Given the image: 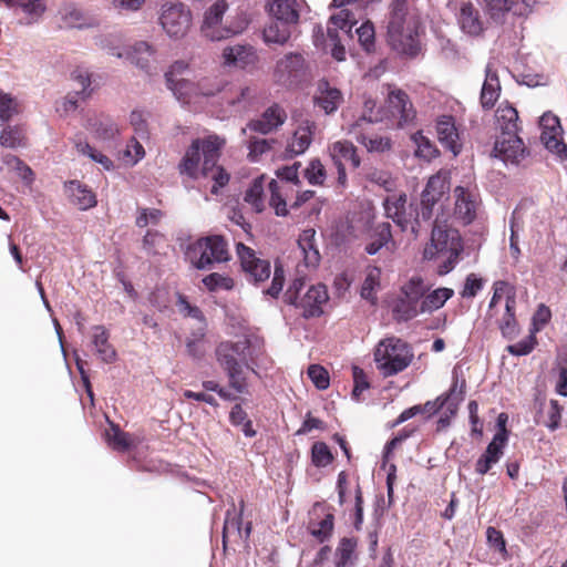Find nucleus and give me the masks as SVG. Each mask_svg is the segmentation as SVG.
I'll use <instances>...</instances> for the list:
<instances>
[{
  "mask_svg": "<svg viewBox=\"0 0 567 567\" xmlns=\"http://www.w3.org/2000/svg\"><path fill=\"white\" fill-rule=\"evenodd\" d=\"M298 3L296 0H270L269 11L272 18L288 21H299Z\"/></svg>",
  "mask_w": 567,
  "mask_h": 567,
  "instance_id": "ea45409f",
  "label": "nucleus"
},
{
  "mask_svg": "<svg viewBox=\"0 0 567 567\" xmlns=\"http://www.w3.org/2000/svg\"><path fill=\"white\" fill-rule=\"evenodd\" d=\"M19 113L20 106L18 101L11 94L0 91V122H9Z\"/></svg>",
  "mask_w": 567,
  "mask_h": 567,
  "instance_id": "3c124183",
  "label": "nucleus"
},
{
  "mask_svg": "<svg viewBox=\"0 0 567 567\" xmlns=\"http://www.w3.org/2000/svg\"><path fill=\"white\" fill-rule=\"evenodd\" d=\"M245 202L254 208L256 213H261L265 209L264 204V178H256L250 187L246 190Z\"/></svg>",
  "mask_w": 567,
  "mask_h": 567,
  "instance_id": "de8ad7c7",
  "label": "nucleus"
},
{
  "mask_svg": "<svg viewBox=\"0 0 567 567\" xmlns=\"http://www.w3.org/2000/svg\"><path fill=\"white\" fill-rule=\"evenodd\" d=\"M256 89L245 84H234L223 92V101L234 111L241 112L250 109L256 101Z\"/></svg>",
  "mask_w": 567,
  "mask_h": 567,
  "instance_id": "5701e85b",
  "label": "nucleus"
},
{
  "mask_svg": "<svg viewBox=\"0 0 567 567\" xmlns=\"http://www.w3.org/2000/svg\"><path fill=\"white\" fill-rule=\"evenodd\" d=\"M406 194L401 193L399 195L388 196L384 200V209L385 214L389 218H391L395 224L404 229L409 223L406 218Z\"/></svg>",
  "mask_w": 567,
  "mask_h": 567,
  "instance_id": "473e14b6",
  "label": "nucleus"
},
{
  "mask_svg": "<svg viewBox=\"0 0 567 567\" xmlns=\"http://www.w3.org/2000/svg\"><path fill=\"white\" fill-rule=\"evenodd\" d=\"M236 251L243 270L254 282H262L270 277L271 267L269 260L258 258L255 250L243 243L237 244Z\"/></svg>",
  "mask_w": 567,
  "mask_h": 567,
  "instance_id": "6ab92c4d",
  "label": "nucleus"
},
{
  "mask_svg": "<svg viewBox=\"0 0 567 567\" xmlns=\"http://www.w3.org/2000/svg\"><path fill=\"white\" fill-rule=\"evenodd\" d=\"M454 295L453 289L451 288H437L432 292L424 295L423 300L421 302V312H433L440 308H442L445 302L451 299Z\"/></svg>",
  "mask_w": 567,
  "mask_h": 567,
  "instance_id": "58836bf2",
  "label": "nucleus"
},
{
  "mask_svg": "<svg viewBox=\"0 0 567 567\" xmlns=\"http://www.w3.org/2000/svg\"><path fill=\"white\" fill-rule=\"evenodd\" d=\"M426 287L420 276L412 277L401 288V295L393 306V315L400 321H409L421 312V302Z\"/></svg>",
  "mask_w": 567,
  "mask_h": 567,
  "instance_id": "1a4fd4ad",
  "label": "nucleus"
},
{
  "mask_svg": "<svg viewBox=\"0 0 567 567\" xmlns=\"http://www.w3.org/2000/svg\"><path fill=\"white\" fill-rule=\"evenodd\" d=\"M203 284L209 291H216L218 289L230 290L235 285L230 277L223 276L218 272L207 275L203 279Z\"/></svg>",
  "mask_w": 567,
  "mask_h": 567,
  "instance_id": "13d9d810",
  "label": "nucleus"
},
{
  "mask_svg": "<svg viewBox=\"0 0 567 567\" xmlns=\"http://www.w3.org/2000/svg\"><path fill=\"white\" fill-rule=\"evenodd\" d=\"M183 68V63H175L172 70L165 74L168 89L174 95L184 103H190L199 96H214L220 92V84L216 81L205 78L194 83L186 79H175L174 71Z\"/></svg>",
  "mask_w": 567,
  "mask_h": 567,
  "instance_id": "6e6552de",
  "label": "nucleus"
},
{
  "mask_svg": "<svg viewBox=\"0 0 567 567\" xmlns=\"http://www.w3.org/2000/svg\"><path fill=\"white\" fill-rule=\"evenodd\" d=\"M90 130L94 133L96 138L106 141L112 140L118 134L116 124L105 115H101L89 122Z\"/></svg>",
  "mask_w": 567,
  "mask_h": 567,
  "instance_id": "c03bdc74",
  "label": "nucleus"
},
{
  "mask_svg": "<svg viewBox=\"0 0 567 567\" xmlns=\"http://www.w3.org/2000/svg\"><path fill=\"white\" fill-rule=\"evenodd\" d=\"M484 2L488 14L494 20H498L517 6L516 0H484Z\"/></svg>",
  "mask_w": 567,
  "mask_h": 567,
  "instance_id": "6e6d98bb",
  "label": "nucleus"
},
{
  "mask_svg": "<svg viewBox=\"0 0 567 567\" xmlns=\"http://www.w3.org/2000/svg\"><path fill=\"white\" fill-rule=\"evenodd\" d=\"M455 220L463 225H471L478 216L482 199L476 185H458L453 189Z\"/></svg>",
  "mask_w": 567,
  "mask_h": 567,
  "instance_id": "f8f14e48",
  "label": "nucleus"
},
{
  "mask_svg": "<svg viewBox=\"0 0 567 567\" xmlns=\"http://www.w3.org/2000/svg\"><path fill=\"white\" fill-rule=\"evenodd\" d=\"M358 39L362 48L367 52H372L374 50V40H375V31L374 25L367 21L362 23L357 30Z\"/></svg>",
  "mask_w": 567,
  "mask_h": 567,
  "instance_id": "052dcab7",
  "label": "nucleus"
},
{
  "mask_svg": "<svg viewBox=\"0 0 567 567\" xmlns=\"http://www.w3.org/2000/svg\"><path fill=\"white\" fill-rule=\"evenodd\" d=\"M435 130L442 146L457 156L462 152L463 143L455 118L452 115H440L435 121Z\"/></svg>",
  "mask_w": 567,
  "mask_h": 567,
  "instance_id": "412c9836",
  "label": "nucleus"
},
{
  "mask_svg": "<svg viewBox=\"0 0 567 567\" xmlns=\"http://www.w3.org/2000/svg\"><path fill=\"white\" fill-rule=\"evenodd\" d=\"M458 23L462 30L470 35H478L483 30L480 12L471 2L462 3Z\"/></svg>",
  "mask_w": 567,
  "mask_h": 567,
  "instance_id": "2f4dec72",
  "label": "nucleus"
},
{
  "mask_svg": "<svg viewBox=\"0 0 567 567\" xmlns=\"http://www.w3.org/2000/svg\"><path fill=\"white\" fill-rule=\"evenodd\" d=\"M392 238L391 225L389 223L379 224L373 233V239L365 246L369 255L377 254Z\"/></svg>",
  "mask_w": 567,
  "mask_h": 567,
  "instance_id": "49530a36",
  "label": "nucleus"
},
{
  "mask_svg": "<svg viewBox=\"0 0 567 567\" xmlns=\"http://www.w3.org/2000/svg\"><path fill=\"white\" fill-rule=\"evenodd\" d=\"M333 461V454L324 442H316L311 446V462L316 467H326Z\"/></svg>",
  "mask_w": 567,
  "mask_h": 567,
  "instance_id": "864d4df0",
  "label": "nucleus"
},
{
  "mask_svg": "<svg viewBox=\"0 0 567 567\" xmlns=\"http://www.w3.org/2000/svg\"><path fill=\"white\" fill-rule=\"evenodd\" d=\"M307 72L305 56L299 52H289L280 58L274 70V78L277 83L285 86L299 84Z\"/></svg>",
  "mask_w": 567,
  "mask_h": 567,
  "instance_id": "4468645a",
  "label": "nucleus"
},
{
  "mask_svg": "<svg viewBox=\"0 0 567 567\" xmlns=\"http://www.w3.org/2000/svg\"><path fill=\"white\" fill-rule=\"evenodd\" d=\"M106 440L109 445L118 452L128 451L135 443L130 433L122 431L114 423H111L110 430L106 431Z\"/></svg>",
  "mask_w": 567,
  "mask_h": 567,
  "instance_id": "37998d69",
  "label": "nucleus"
},
{
  "mask_svg": "<svg viewBox=\"0 0 567 567\" xmlns=\"http://www.w3.org/2000/svg\"><path fill=\"white\" fill-rule=\"evenodd\" d=\"M388 110H384L390 123L386 126L404 127L410 125L416 116V112L406 92L401 89H392L386 97Z\"/></svg>",
  "mask_w": 567,
  "mask_h": 567,
  "instance_id": "ddd939ff",
  "label": "nucleus"
},
{
  "mask_svg": "<svg viewBox=\"0 0 567 567\" xmlns=\"http://www.w3.org/2000/svg\"><path fill=\"white\" fill-rule=\"evenodd\" d=\"M326 176V168L318 158L311 159L305 169V177L311 185H323Z\"/></svg>",
  "mask_w": 567,
  "mask_h": 567,
  "instance_id": "4d7b16f0",
  "label": "nucleus"
},
{
  "mask_svg": "<svg viewBox=\"0 0 567 567\" xmlns=\"http://www.w3.org/2000/svg\"><path fill=\"white\" fill-rule=\"evenodd\" d=\"M381 269L375 266L367 268L364 281L361 287V297L371 303L377 302V290L380 288Z\"/></svg>",
  "mask_w": 567,
  "mask_h": 567,
  "instance_id": "a19ab883",
  "label": "nucleus"
},
{
  "mask_svg": "<svg viewBox=\"0 0 567 567\" xmlns=\"http://www.w3.org/2000/svg\"><path fill=\"white\" fill-rule=\"evenodd\" d=\"M64 190L70 202L81 210H86L96 205V196L86 185L79 181L64 183Z\"/></svg>",
  "mask_w": 567,
  "mask_h": 567,
  "instance_id": "c85d7f7f",
  "label": "nucleus"
},
{
  "mask_svg": "<svg viewBox=\"0 0 567 567\" xmlns=\"http://www.w3.org/2000/svg\"><path fill=\"white\" fill-rule=\"evenodd\" d=\"M307 374L318 390H326L330 385L328 371L320 364H311Z\"/></svg>",
  "mask_w": 567,
  "mask_h": 567,
  "instance_id": "680f3d73",
  "label": "nucleus"
},
{
  "mask_svg": "<svg viewBox=\"0 0 567 567\" xmlns=\"http://www.w3.org/2000/svg\"><path fill=\"white\" fill-rule=\"evenodd\" d=\"M130 59L136 66L144 70L146 73H151L154 50L147 42H137L130 53Z\"/></svg>",
  "mask_w": 567,
  "mask_h": 567,
  "instance_id": "79ce46f5",
  "label": "nucleus"
},
{
  "mask_svg": "<svg viewBox=\"0 0 567 567\" xmlns=\"http://www.w3.org/2000/svg\"><path fill=\"white\" fill-rule=\"evenodd\" d=\"M502 91L501 82L496 70L492 64H487L485 69V80L482 85L480 102L484 110H492L499 99Z\"/></svg>",
  "mask_w": 567,
  "mask_h": 567,
  "instance_id": "cd10ccee",
  "label": "nucleus"
},
{
  "mask_svg": "<svg viewBox=\"0 0 567 567\" xmlns=\"http://www.w3.org/2000/svg\"><path fill=\"white\" fill-rule=\"evenodd\" d=\"M330 22L338 29L348 33H350L352 27L357 24L353 13L348 9H342L338 14L332 16Z\"/></svg>",
  "mask_w": 567,
  "mask_h": 567,
  "instance_id": "774afa93",
  "label": "nucleus"
},
{
  "mask_svg": "<svg viewBox=\"0 0 567 567\" xmlns=\"http://www.w3.org/2000/svg\"><path fill=\"white\" fill-rule=\"evenodd\" d=\"M465 389H466V381L465 379H460L457 373L453 372V382L451 388L446 393L441 394V399L443 402H445L446 410L450 412L451 415H455L460 403L465 398Z\"/></svg>",
  "mask_w": 567,
  "mask_h": 567,
  "instance_id": "72a5a7b5",
  "label": "nucleus"
},
{
  "mask_svg": "<svg viewBox=\"0 0 567 567\" xmlns=\"http://www.w3.org/2000/svg\"><path fill=\"white\" fill-rule=\"evenodd\" d=\"M352 377H353V390H352V398L355 401H360V396L362 392L370 388V382L368 380V375L365 374L364 370L361 369L358 365H353L352 368Z\"/></svg>",
  "mask_w": 567,
  "mask_h": 567,
  "instance_id": "0e129e2a",
  "label": "nucleus"
},
{
  "mask_svg": "<svg viewBox=\"0 0 567 567\" xmlns=\"http://www.w3.org/2000/svg\"><path fill=\"white\" fill-rule=\"evenodd\" d=\"M334 526V516L331 513H326L320 520H316L311 518L308 524L309 533L317 538L319 542L323 543L327 540L333 530Z\"/></svg>",
  "mask_w": 567,
  "mask_h": 567,
  "instance_id": "a18cd8bd",
  "label": "nucleus"
},
{
  "mask_svg": "<svg viewBox=\"0 0 567 567\" xmlns=\"http://www.w3.org/2000/svg\"><path fill=\"white\" fill-rule=\"evenodd\" d=\"M539 126L542 128L540 141L544 146L561 159H566L567 145L563 142V127L558 116L551 112L544 113L540 116Z\"/></svg>",
  "mask_w": 567,
  "mask_h": 567,
  "instance_id": "dca6fc26",
  "label": "nucleus"
},
{
  "mask_svg": "<svg viewBox=\"0 0 567 567\" xmlns=\"http://www.w3.org/2000/svg\"><path fill=\"white\" fill-rule=\"evenodd\" d=\"M450 189L446 174L439 172L432 175L421 193L420 207L416 210L415 225L421 227L422 221L429 223L434 215V207L442 200Z\"/></svg>",
  "mask_w": 567,
  "mask_h": 567,
  "instance_id": "9d476101",
  "label": "nucleus"
},
{
  "mask_svg": "<svg viewBox=\"0 0 567 567\" xmlns=\"http://www.w3.org/2000/svg\"><path fill=\"white\" fill-rule=\"evenodd\" d=\"M186 257L197 269L210 268L215 262L229 259L227 243L219 235L199 238L188 247Z\"/></svg>",
  "mask_w": 567,
  "mask_h": 567,
  "instance_id": "0eeeda50",
  "label": "nucleus"
},
{
  "mask_svg": "<svg viewBox=\"0 0 567 567\" xmlns=\"http://www.w3.org/2000/svg\"><path fill=\"white\" fill-rule=\"evenodd\" d=\"M516 298L515 293H508L505 305V313L499 322L502 334L506 339H514L518 333V322L515 316Z\"/></svg>",
  "mask_w": 567,
  "mask_h": 567,
  "instance_id": "c9c22d12",
  "label": "nucleus"
},
{
  "mask_svg": "<svg viewBox=\"0 0 567 567\" xmlns=\"http://www.w3.org/2000/svg\"><path fill=\"white\" fill-rule=\"evenodd\" d=\"M23 133L19 126H6L0 134V145L8 148H16L22 145Z\"/></svg>",
  "mask_w": 567,
  "mask_h": 567,
  "instance_id": "5fc2aeb1",
  "label": "nucleus"
},
{
  "mask_svg": "<svg viewBox=\"0 0 567 567\" xmlns=\"http://www.w3.org/2000/svg\"><path fill=\"white\" fill-rule=\"evenodd\" d=\"M369 127L364 118H357L349 125L348 133L353 135L369 153L389 152L392 148V140L389 136L370 132Z\"/></svg>",
  "mask_w": 567,
  "mask_h": 567,
  "instance_id": "a211bd4d",
  "label": "nucleus"
},
{
  "mask_svg": "<svg viewBox=\"0 0 567 567\" xmlns=\"http://www.w3.org/2000/svg\"><path fill=\"white\" fill-rule=\"evenodd\" d=\"M298 247L307 267L318 266L320 254L316 245V230L313 228L302 230L298 239Z\"/></svg>",
  "mask_w": 567,
  "mask_h": 567,
  "instance_id": "7c9ffc66",
  "label": "nucleus"
},
{
  "mask_svg": "<svg viewBox=\"0 0 567 567\" xmlns=\"http://www.w3.org/2000/svg\"><path fill=\"white\" fill-rule=\"evenodd\" d=\"M507 442V431L505 427H502L493 437V440L487 445L483 455L493 458L498 462L504 454V447Z\"/></svg>",
  "mask_w": 567,
  "mask_h": 567,
  "instance_id": "8fccbe9b",
  "label": "nucleus"
},
{
  "mask_svg": "<svg viewBox=\"0 0 567 567\" xmlns=\"http://www.w3.org/2000/svg\"><path fill=\"white\" fill-rule=\"evenodd\" d=\"M313 102L324 114L330 115L342 104L343 94L338 87L332 86L327 80L322 79L317 84Z\"/></svg>",
  "mask_w": 567,
  "mask_h": 567,
  "instance_id": "b1692460",
  "label": "nucleus"
},
{
  "mask_svg": "<svg viewBox=\"0 0 567 567\" xmlns=\"http://www.w3.org/2000/svg\"><path fill=\"white\" fill-rule=\"evenodd\" d=\"M299 21H288L285 19L272 18L264 29V40L266 43L285 44L291 37L292 28Z\"/></svg>",
  "mask_w": 567,
  "mask_h": 567,
  "instance_id": "c756f323",
  "label": "nucleus"
},
{
  "mask_svg": "<svg viewBox=\"0 0 567 567\" xmlns=\"http://www.w3.org/2000/svg\"><path fill=\"white\" fill-rule=\"evenodd\" d=\"M373 359L380 374L390 378L401 373L412 363L414 352L410 343L392 336L377 343Z\"/></svg>",
  "mask_w": 567,
  "mask_h": 567,
  "instance_id": "39448f33",
  "label": "nucleus"
},
{
  "mask_svg": "<svg viewBox=\"0 0 567 567\" xmlns=\"http://www.w3.org/2000/svg\"><path fill=\"white\" fill-rule=\"evenodd\" d=\"M250 340L244 338L236 342L223 341L215 349V358L228 377L229 386L237 393H246L248 389L244 367H248L247 351Z\"/></svg>",
  "mask_w": 567,
  "mask_h": 567,
  "instance_id": "20e7f679",
  "label": "nucleus"
},
{
  "mask_svg": "<svg viewBox=\"0 0 567 567\" xmlns=\"http://www.w3.org/2000/svg\"><path fill=\"white\" fill-rule=\"evenodd\" d=\"M495 116L501 134L518 133V112L508 102L498 105Z\"/></svg>",
  "mask_w": 567,
  "mask_h": 567,
  "instance_id": "f704fd0d",
  "label": "nucleus"
},
{
  "mask_svg": "<svg viewBox=\"0 0 567 567\" xmlns=\"http://www.w3.org/2000/svg\"><path fill=\"white\" fill-rule=\"evenodd\" d=\"M227 9L228 3L225 0H217L206 10L200 28L205 38L212 41H219L235 33L231 29L221 25L223 17Z\"/></svg>",
  "mask_w": 567,
  "mask_h": 567,
  "instance_id": "f3484780",
  "label": "nucleus"
},
{
  "mask_svg": "<svg viewBox=\"0 0 567 567\" xmlns=\"http://www.w3.org/2000/svg\"><path fill=\"white\" fill-rule=\"evenodd\" d=\"M537 343L536 334L529 331L528 337L517 343L507 346L506 351L516 357L527 355L536 348Z\"/></svg>",
  "mask_w": 567,
  "mask_h": 567,
  "instance_id": "bf43d9fd",
  "label": "nucleus"
},
{
  "mask_svg": "<svg viewBox=\"0 0 567 567\" xmlns=\"http://www.w3.org/2000/svg\"><path fill=\"white\" fill-rule=\"evenodd\" d=\"M328 151L338 171V184L341 186H346V166L349 165V167L352 169H357L360 167L361 158L358 154V150L352 142L343 140L330 144Z\"/></svg>",
  "mask_w": 567,
  "mask_h": 567,
  "instance_id": "2eb2a0df",
  "label": "nucleus"
},
{
  "mask_svg": "<svg viewBox=\"0 0 567 567\" xmlns=\"http://www.w3.org/2000/svg\"><path fill=\"white\" fill-rule=\"evenodd\" d=\"M358 118H364L367 121V126H370L373 123L384 122L388 118L384 110L377 109V102L368 97L363 102V112Z\"/></svg>",
  "mask_w": 567,
  "mask_h": 567,
  "instance_id": "603ef678",
  "label": "nucleus"
},
{
  "mask_svg": "<svg viewBox=\"0 0 567 567\" xmlns=\"http://www.w3.org/2000/svg\"><path fill=\"white\" fill-rule=\"evenodd\" d=\"M316 123L310 120L301 121L289 140L286 153L290 156L303 154L312 143Z\"/></svg>",
  "mask_w": 567,
  "mask_h": 567,
  "instance_id": "393cba45",
  "label": "nucleus"
},
{
  "mask_svg": "<svg viewBox=\"0 0 567 567\" xmlns=\"http://www.w3.org/2000/svg\"><path fill=\"white\" fill-rule=\"evenodd\" d=\"M287 117L286 110L280 104L272 103L259 117L250 120L247 124V128L266 135L281 127L287 121Z\"/></svg>",
  "mask_w": 567,
  "mask_h": 567,
  "instance_id": "aec40b11",
  "label": "nucleus"
},
{
  "mask_svg": "<svg viewBox=\"0 0 567 567\" xmlns=\"http://www.w3.org/2000/svg\"><path fill=\"white\" fill-rule=\"evenodd\" d=\"M462 250L463 244L458 230L436 219L431 234V243L424 248V258L427 260L442 258L437 274L444 276L455 267Z\"/></svg>",
  "mask_w": 567,
  "mask_h": 567,
  "instance_id": "7ed1b4c3",
  "label": "nucleus"
},
{
  "mask_svg": "<svg viewBox=\"0 0 567 567\" xmlns=\"http://www.w3.org/2000/svg\"><path fill=\"white\" fill-rule=\"evenodd\" d=\"M420 29L417 16L410 13L404 3H396L388 25V43L398 53L413 56L420 50Z\"/></svg>",
  "mask_w": 567,
  "mask_h": 567,
  "instance_id": "f03ea898",
  "label": "nucleus"
},
{
  "mask_svg": "<svg viewBox=\"0 0 567 567\" xmlns=\"http://www.w3.org/2000/svg\"><path fill=\"white\" fill-rule=\"evenodd\" d=\"M270 192L269 205L275 209L277 216H286L288 214L287 203L282 196L284 186L277 181L271 179L268 184Z\"/></svg>",
  "mask_w": 567,
  "mask_h": 567,
  "instance_id": "09e8293b",
  "label": "nucleus"
},
{
  "mask_svg": "<svg viewBox=\"0 0 567 567\" xmlns=\"http://www.w3.org/2000/svg\"><path fill=\"white\" fill-rule=\"evenodd\" d=\"M494 152L504 162L519 163L525 157L526 148L517 133H504L497 137Z\"/></svg>",
  "mask_w": 567,
  "mask_h": 567,
  "instance_id": "4be33fe9",
  "label": "nucleus"
},
{
  "mask_svg": "<svg viewBox=\"0 0 567 567\" xmlns=\"http://www.w3.org/2000/svg\"><path fill=\"white\" fill-rule=\"evenodd\" d=\"M225 144V138L215 134L194 140L178 164L179 173L190 178H197L199 174L210 178L214 181L210 192L217 194L218 188L226 186L230 178L226 169L217 165Z\"/></svg>",
  "mask_w": 567,
  "mask_h": 567,
  "instance_id": "f257e3e1",
  "label": "nucleus"
},
{
  "mask_svg": "<svg viewBox=\"0 0 567 567\" xmlns=\"http://www.w3.org/2000/svg\"><path fill=\"white\" fill-rule=\"evenodd\" d=\"M245 503L240 501V508L237 512L235 504L233 503V508L226 512L224 528H223V543L226 546L227 538L230 535H235L240 537L241 534V523H243V513H244Z\"/></svg>",
  "mask_w": 567,
  "mask_h": 567,
  "instance_id": "e433bc0d",
  "label": "nucleus"
},
{
  "mask_svg": "<svg viewBox=\"0 0 567 567\" xmlns=\"http://www.w3.org/2000/svg\"><path fill=\"white\" fill-rule=\"evenodd\" d=\"M275 142V140L251 137L248 142L249 158L251 161H257L259 156L271 150Z\"/></svg>",
  "mask_w": 567,
  "mask_h": 567,
  "instance_id": "69168bd1",
  "label": "nucleus"
},
{
  "mask_svg": "<svg viewBox=\"0 0 567 567\" xmlns=\"http://www.w3.org/2000/svg\"><path fill=\"white\" fill-rule=\"evenodd\" d=\"M415 143L417 146L415 151L416 156L426 161H431L439 156V150L427 137L420 134L415 136Z\"/></svg>",
  "mask_w": 567,
  "mask_h": 567,
  "instance_id": "e2e57ef3",
  "label": "nucleus"
},
{
  "mask_svg": "<svg viewBox=\"0 0 567 567\" xmlns=\"http://www.w3.org/2000/svg\"><path fill=\"white\" fill-rule=\"evenodd\" d=\"M91 346L102 362L113 363L116 361V350L110 342V332L104 326L97 324L92 327Z\"/></svg>",
  "mask_w": 567,
  "mask_h": 567,
  "instance_id": "a878e982",
  "label": "nucleus"
},
{
  "mask_svg": "<svg viewBox=\"0 0 567 567\" xmlns=\"http://www.w3.org/2000/svg\"><path fill=\"white\" fill-rule=\"evenodd\" d=\"M221 56L225 65L240 69L255 65L258 61L256 50L251 45L244 44L224 48Z\"/></svg>",
  "mask_w": 567,
  "mask_h": 567,
  "instance_id": "bb28decb",
  "label": "nucleus"
},
{
  "mask_svg": "<svg viewBox=\"0 0 567 567\" xmlns=\"http://www.w3.org/2000/svg\"><path fill=\"white\" fill-rule=\"evenodd\" d=\"M163 215V212L157 208H140L135 224L140 228H144L150 224L157 225L159 224Z\"/></svg>",
  "mask_w": 567,
  "mask_h": 567,
  "instance_id": "338daca9",
  "label": "nucleus"
},
{
  "mask_svg": "<svg viewBox=\"0 0 567 567\" xmlns=\"http://www.w3.org/2000/svg\"><path fill=\"white\" fill-rule=\"evenodd\" d=\"M158 21L169 38L182 39L192 27L193 16L184 3L166 2L161 8Z\"/></svg>",
  "mask_w": 567,
  "mask_h": 567,
  "instance_id": "9b49d317",
  "label": "nucleus"
},
{
  "mask_svg": "<svg viewBox=\"0 0 567 567\" xmlns=\"http://www.w3.org/2000/svg\"><path fill=\"white\" fill-rule=\"evenodd\" d=\"M305 286V277L295 278L284 295L285 302L299 309L306 319L320 317L323 313L322 306L329 299L327 288L321 284L313 285L302 293Z\"/></svg>",
  "mask_w": 567,
  "mask_h": 567,
  "instance_id": "423d86ee",
  "label": "nucleus"
},
{
  "mask_svg": "<svg viewBox=\"0 0 567 567\" xmlns=\"http://www.w3.org/2000/svg\"><path fill=\"white\" fill-rule=\"evenodd\" d=\"M358 542L354 537H343L336 549V566L351 567L355 559Z\"/></svg>",
  "mask_w": 567,
  "mask_h": 567,
  "instance_id": "4c0bfd02",
  "label": "nucleus"
}]
</instances>
